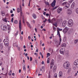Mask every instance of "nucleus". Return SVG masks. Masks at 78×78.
I'll return each instance as SVG.
<instances>
[{
  "mask_svg": "<svg viewBox=\"0 0 78 78\" xmlns=\"http://www.w3.org/2000/svg\"><path fill=\"white\" fill-rule=\"evenodd\" d=\"M56 0H54L51 4V6H52V7H54V6H55L56 5Z\"/></svg>",
  "mask_w": 78,
  "mask_h": 78,
  "instance_id": "9d476101",
  "label": "nucleus"
},
{
  "mask_svg": "<svg viewBox=\"0 0 78 78\" xmlns=\"http://www.w3.org/2000/svg\"><path fill=\"white\" fill-rule=\"evenodd\" d=\"M13 20H14V18H12V20H11V22H12H12H13Z\"/></svg>",
  "mask_w": 78,
  "mask_h": 78,
  "instance_id": "de8ad7c7",
  "label": "nucleus"
},
{
  "mask_svg": "<svg viewBox=\"0 0 78 78\" xmlns=\"http://www.w3.org/2000/svg\"><path fill=\"white\" fill-rule=\"evenodd\" d=\"M73 31V29L72 28L70 29V31Z\"/></svg>",
  "mask_w": 78,
  "mask_h": 78,
  "instance_id": "69168bd1",
  "label": "nucleus"
},
{
  "mask_svg": "<svg viewBox=\"0 0 78 78\" xmlns=\"http://www.w3.org/2000/svg\"><path fill=\"white\" fill-rule=\"evenodd\" d=\"M46 16H49V14L48 13H46Z\"/></svg>",
  "mask_w": 78,
  "mask_h": 78,
  "instance_id": "052dcab7",
  "label": "nucleus"
},
{
  "mask_svg": "<svg viewBox=\"0 0 78 78\" xmlns=\"http://www.w3.org/2000/svg\"><path fill=\"white\" fill-rule=\"evenodd\" d=\"M72 13V11L70 9H68L67 11V14L69 16L71 15Z\"/></svg>",
  "mask_w": 78,
  "mask_h": 78,
  "instance_id": "1a4fd4ad",
  "label": "nucleus"
},
{
  "mask_svg": "<svg viewBox=\"0 0 78 78\" xmlns=\"http://www.w3.org/2000/svg\"><path fill=\"white\" fill-rule=\"evenodd\" d=\"M64 52H65V49L64 48H62L60 50V53L62 55H64Z\"/></svg>",
  "mask_w": 78,
  "mask_h": 78,
  "instance_id": "423d86ee",
  "label": "nucleus"
},
{
  "mask_svg": "<svg viewBox=\"0 0 78 78\" xmlns=\"http://www.w3.org/2000/svg\"><path fill=\"white\" fill-rule=\"evenodd\" d=\"M23 22L24 24L25 23V20H23Z\"/></svg>",
  "mask_w": 78,
  "mask_h": 78,
  "instance_id": "e2e57ef3",
  "label": "nucleus"
},
{
  "mask_svg": "<svg viewBox=\"0 0 78 78\" xmlns=\"http://www.w3.org/2000/svg\"><path fill=\"white\" fill-rule=\"evenodd\" d=\"M62 47H66V44L65 43H63L61 45Z\"/></svg>",
  "mask_w": 78,
  "mask_h": 78,
  "instance_id": "4be33fe9",
  "label": "nucleus"
},
{
  "mask_svg": "<svg viewBox=\"0 0 78 78\" xmlns=\"http://www.w3.org/2000/svg\"><path fill=\"white\" fill-rule=\"evenodd\" d=\"M44 19L45 20L43 21V22H44V23H45V22H46L47 20V19H46L45 18Z\"/></svg>",
  "mask_w": 78,
  "mask_h": 78,
  "instance_id": "3c124183",
  "label": "nucleus"
},
{
  "mask_svg": "<svg viewBox=\"0 0 78 78\" xmlns=\"http://www.w3.org/2000/svg\"><path fill=\"white\" fill-rule=\"evenodd\" d=\"M69 28L67 27H66L63 30V32L64 33H66L69 31Z\"/></svg>",
  "mask_w": 78,
  "mask_h": 78,
  "instance_id": "0eeeda50",
  "label": "nucleus"
},
{
  "mask_svg": "<svg viewBox=\"0 0 78 78\" xmlns=\"http://www.w3.org/2000/svg\"><path fill=\"white\" fill-rule=\"evenodd\" d=\"M67 21L66 20L64 21L62 23V27H64L67 24Z\"/></svg>",
  "mask_w": 78,
  "mask_h": 78,
  "instance_id": "9b49d317",
  "label": "nucleus"
},
{
  "mask_svg": "<svg viewBox=\"0 0 78 78\" xmlns=\"http://www.w3.org/2000/svg\"><path fill=\"white\" fill-rule=\"evenodd\" d=\"M62 6H64L66 9L69 8L70 7V4L67 2L62 3Z\"/></svg>",
  "mask_w": 78,
  "mask_h": 78,
  "instance_id": "f257e3e1",
  "label": "nucleus"
},
{
  "mask_svg": "<svg viewBox=\"0 0 78 78\" xmlns=\"http://www.w3.org/2000/svg\"><path fill=\"white\" fill-rule=\"evenodd\" d=\"M45 3L47 5H49V3H48V2H45Z\"/></svg>",
  "mask_w": 78,
  "mask_h": 78,
  "instance_id": "09e8293b",
  "label": "nucleus"
},
{
  "mask_svg": "<svg viewBox=\"0 0 78 78\" xmlns=\"http://www.w3.org/2000/svg\"><path fill=\"white\" fill-rule=\"evenodd\" d=\"M8 18H5L3 19V21H4V22H8Z\"/></svg>",
  "mask_w": 78,
  "mask_h": 78,
  "instance_id": "5701e85b",
  "label": "nucleus"
},
{
  "mask_svg": "<svg viewBox=\"0 0 78 78\" xmlns=\"http://www.w3.org/2000/svg\"><path fill=\"white\" fill-rule=\"evenodd\" d=\"M65 54L66 56H68L69 54V51H66L65 52Z\"/></svg>",
  "mask_w": 78,
  "mask_h": 78,
  "instance_id": "aec40b11",
  "label": "nucleus"
},
{
  "mask_svg": "<svg viewBox=\"0 0 78 78\" xmlns=\"http://www.w3.org/2000/svg\"><path fill=\"white\" fill-rule=\"evenodd\" d=\"M17 12H20V9L19 8H18L17 9Z\"/></svg>",
  "mask_w": 78,
  "mask_h": 78,
  "instance_id": "c9c22d12",
  "label": "nucleus"
},
{
  "mask_svg": "<svg viewBox=\"0 0 78 78\" xmlns=\"http://www.w3.org/2000/svg\"><path fill=\"white\" fill-rule=\"evenodd\" d=\"M63 42H65L66 41H67V37H64L63 38Z\"/></svg>",
  "mask_w": 78,
  "mask_h": 78,
  "instance_id": "cd10ccee",
  "label": "nucleus"
},
{
  "mask_svg": "<svg viewBox=\"0 0 78 78\" xmlns=\"http://www.w3.org/2000/svg\"><path fill=\"white\" fill-rule=\"evenodd\" d=\"M73 0H70L69 2V3H72L73 2Z\"/></svg>",
  "mask_w": 78,
  "mask_h": 78,
  "instance_id": "37998d69",
  "label": "nucleus"
},
{
  "mask_svg": "<svg viewBox=\"0 0 78 78\" xmlns=\"http://www.w3.org/2000/svg\"><path fill=\"white\" fill-rule=\"evenodd\" d=\"M63 75V74H62V71H60L59 72V77L60 78H62V77Z\"/></svg>",
  "mask_w": 78,
  "mask_h": 78,
  "instance_id": "f8f14e48",
  "label": "nucleus"
},
{
  "mask_svg": "<svg viewBox=\"0 0 78 78\" xmlns=\"http://www.w3.org/2000/svg\"><path fill=\"white\" fill-rule=\"evenodd\" d=\"M58 6L55 7L54 8L52 9V10H53V11H54V10H55V9H56V8H58Z\"/></svg>",
  "mask_w": 78,
  "mask_h": 78,
  "instance_id": "f704fd0d",
  "label": "nucleus"
},
{
  "mask_svg": "<svg viewBox=\"0 0 78 78\" xmlns=\"http://www.w3.org/2000/svg\"><path fill=\"white\" fill-rule=\"evenodd\" d=\"M56 44L57 45V47H58V46L60 45V44H61V43L59 41H56Z\"/></svg>",
  "mask_w": 78,
  "mask_h": 78,
  "instance_id": "6ab92c4d",
  "label": "nucleus"
},
{
  "mask_svg": "<svg viewBox=\"0 0 78 78\" xmlns=\"http://www.w3.org/2000/svg\"><path fill=\"white\" fill-rule=\"evenodd\" d=\"M9 41V38H8V37H6V39L4 40V41Z\"/></svg>",
  "mask_w": 78,
  "mask_h": 78,
  "instance_id": "bb28decb",
  "label": "nucleus"
},
{
  "mask_svg": "<svg viewBox=\"0 0 78 78\" xmlns=\"http://www.w3.org/2000/svg\"><path fill=\"white\" fill-rule=\"evenodd\" d=\"M74 64L76 66H78V59L76 60L74 62Z\"/></svg>",
  "mask_w": 78,
  "mask_h": 78,
  "instance_id": "dca6fc26",
  "label": "nucleus"
},
{
  "mask_svg": "<svg viewBox=\"0 0 78 78\" xmlns=\"http://www.w3.org/2000/svg\"><path fill=\"white\" fill-rule=\"evenodd\" d=\"M20 39L21 41H22V40H23V37H22V36H21L20 37Z\"/></svg>",
  "mask_w": 78,
  "mask_h": 78,
  "instance_id": "79ce46f5",
  "label": "nucleus"
},
{
  "mask_svg": "<svg viewBox=\"0 0 78 78\" xmlns=\"http://www.w3.org/2000/svg\"><path fill=\"white\" fill-rule=\"evenodd\" d=\"M50 56V54L49 53H48L47 55V58H48L49 56Z\"/></svg>",
  "mask_w": 78,
  "mask_h": 78,
  "instance_id": "72a5a7b5",
  "label": "nucleus"
},
{
  "mask_svg": "<svg viewBox=\"0 0 78 78\" xmlns=\"http://www.w3.org/2000/svg\"><path fill=\"white\" fill-rule=\"evenodd\" d=\"M4 45L6 47H8L9 45V41H4Z\"/></svg>",
  "mask_w": 78,
  "mask_h": 78,
  "instance_id": "6e6552de",
  "label": "nucleus"
},
{
  "mask_svg": "<svg viewBox=\"0 0 78 78\" xmlns=\"http://www.w3.org/2000/svg\"><path fill=\"white\" fill-rule=\"evenodd\" d=\"M19 27L20 28V31H21V28H22V24H21L20 20Z\"/></svg>",
  "mask_w": 78,
  "mask_h": 78,
  "instance_id": "f3484780",
  "label": "nucleus"
},
{
  "mask_svg": "<svg viewBox=\"0 0 78 78\" xmlns=\"http://www.w3.org/2000/svg\"><path fill=\"white\" fill-rule=\"evenodd\" d=\"M2 16H5V14L4 13H2Z\"/></svg>",
  "mask_w": 78,
  "mask_h": 78,
  "instance_id": "0e129e2a",
  "label": "nucleus"
},
{
  "mask_svg": "<svg viewBox=\"0 0 78 78\" xmlns=\"http://www.w3.org/2000/svg\"><path fill=\"white\" fill-rule=\"evenodd\" d=\"M10 13H12H12H13V11L12 10H11L10 11Z\"/></svg>",
  "mask_w": 78,
  "mask_h": 78,
  "instance_id": "bf43d9fd",
  "label": "nucleus"
},
{
  "mask_svg": "<svg viewBox=\"0 0 78 78\" xmlns=\"http://www.w3.org/2000/svg\"><path fill=\"white\" fill-rule=\"evenodd\" d=\"M36 52H37H37H38V49H37L36 50Z\"/></svg>",
  "mask_w": 78,
  "mask_h": 78,
  "instance_id": "338daca9",
  "label": "nucleus"
},
{
  "mask_svg": "<svg viewBox=\"0 0 78 78\" xmlns=\"http://www.w3.org/2000/svg\"><path fill=\"white\" fill-rule=\"evenodd\" d=\"M27 25H28V27H30V28H31V27L30 26V23H29L27 22Z\"/></svg>",
  "mask_w": 78,
  "mask_h": 78,
  "instance_id": "473e14b6",
  "label": "nucleus"
},
{
  "mask_svg": "<svg viewBox=\"0 0 78 78\" xmlns=\"http://www.w3.org/2000/svg\"><path fill=\"white\" fill-rule=\"evenodd\" d=\"M71 70V68H69L68 70V73H69V72H70Z\"/></svg>",
  "mask_w": 78,
  "mask_h": 78,
  "instance_id": "ea45409f",
  "label": "nucleus"
},
{
  "mask_svg": "<svg viewBox=\"0 0 78 78\" xmlns=\"http://www.w3.org/2000/svg\"><path fill=\"white\" fill-rule=\"evenodd\" d=\"M13 45H14L15 46H17V44H15L14 43L13 44Z\"/></svg>",
  "mask_w": 78,
  "mask_h": 78,
  "instance_id": "6e6d98bb",
  "label": "nucleus"
},
{
  "mask_svg": "<svg viewBox=\"0 0 78 78\" xmlns=\"http://www.w3.org/2000/svg\"><path fill=\"white\" fill-rule=\"evenodd\" d=\"M56 70V66H54L53 68V72H54V73H55V72Z\"/></svg>",
  "mask_w": 78,
  "mask_h": 78,
  "instance_id": "a878e982",
  "label": "nucleus"
},
{
  "mask_svg": "<svg viewBox=\"0 0 78 78\" xmlns=\"http://www.w3.org/2000/svg\"><path fill=\"white\" fill-rule=\"evenodd\" d=\"M14 23L17 24L18 23V22L17 21V20H15L14 21Z\"/></svg>",
  "mask_w": 78,
  "mask_h": 78,
  "instance_id": "58836bf2",
  "label": "nucleus"
},
{
  "mask_svg": "<svg viewBox=\"0 0 78 78\" xmlns=\"http://www.w3.org/2000/svg\"><path fill=\"white\" fill-rule=\"evenodd\" d=\"M62 29H60L58 28L57 29V31H62Z\"/></svg>",
  "mask_w": 78,
  "mask_h": 78,
  "instance_id": "7c9ffc66",
  "label": "nucleus"
},
{
  "mask_svg": "<svg viewBox=\"0 0 78 78\" xmlns=\"http://www.w3.org/2000/svg\"><path fill=\"white\" fill-rule=\"evenodd\" d=\"M76 13L78 14V8H77L76 10Z\"/></svg>",
  "mask_w": 78,
  "mask_h": 78,
  "instance_id": "c03bdc74",
  "label": "nucleus"
},
{
  "mask_svg": "<svg viewBox=\"0 0 78 78\" xmlns=\"http://www.w3.org/2000/svg\"><path fill=\"white\" fill-rule=\"evenodd\" d=\"M8 27V33H10V31H11V28L10 27V26H9V25H7Z\"/></svg>",
  "mask_w": 78,
  "mask_h": 78,
  "instance_id": "2eb2a0df",
  "label": "nucleus"
},
{
  "mask_svg": "<svg viewBox=\"0 0 78 78\" xmlns=\"http://www.w3.org/2000/svg\"><path fill=\"white\" fill-rule=\"evenodd\" d=\"M20 14L21 16H22V10H21L20 11Z\"/></svg>",
  "mask_w": 78,
  "mask_h": 78,
  "instance_id": "a18cd8bd",
  "label": "nucleus"
},
{
  "mask_svg": "<svg viewBox=\"0 0 78 78\" xmlns=\"http://www.w3.org/2000/svg\"><path fill=\"white\" fill-rule=\"evenodd\" d=\"M54 30V31H56V27H53V28Z\"/></svg>",
  "mask_w": 78,
  "mask_h": 78,
  "instance_id": "13d9d810",
  "label": "nucleus"
},
{
  "mask_svg": "<svg viewBox=\"0 0 78 78\" xmlns=\"http://www.w3.org/2000/svg\"><path fill=\"white\" fill-rule=\"evenodd\" d=\"M47 63L48 64H49L50 63V61L49 60H48L47 61Z\"/></svg>",
  "mask_w": 78,
  "mask_h": 78,
  "instance_id": "5fc2aeb1",
  "label": "nucleus"
},
{
  "mask_svg": "<svg viewBox=\"0 0 78 78\" xmlns=\"http://www.w3.org/2000/svg\"><path fill=\"white\" fill-rule=\"evenodd\" d=\"M1 29L3 31H6L7 30V26L5 25H2L1 26Z\"/></svg>",
  "mask_w": 78,
  "mask_h": 78,
  "instance_id": "20e7f679",
  "label": "nucleus"
},
{
  "mask_svg": "<svg viewBox=\"0 0 78 78\" xmlns=\"http://www.w3.org/2000/svg\"><path fill=\"white\" fill-rule=\"evenodd\" d=\"M18 31H17V32L15 34V36H17V34H18Z\"/></svg>",
  "mask_w": 78,
  "mask_h": 78,
  "instance_id": "864d4df0",
  "label": "nucleus"
},
{
  "mask_svg": "<svg viewBox=\"0 0 78 78\" xmlns=\"http://www.w3.org/2000/svg\"><path fill=\"white\" fill-rule=\"evenodd\" d=\"M61 37H59V42L61 43V41H62V39H61Z\"/></svg>",
  "mask_w": 78,
  "mask_h": 78,
  "instance_id": "4c0bfd02",
  "label": "nucleus"
},
{
  "mask_svg": "<svg viewBox=\"0 0 78 78\" xmlns=\"http://www.w3.org/2000/svg\"><path fill=\"white\" fill-rule=\"evenodd\" d=\"M12 70H11L10 72L9 73V75H11V74H12Z\"/></svg>",
  "mask_w": 78,
  "mask_h": 78,
  "instance_id": "e433bc0d",
  "label": "nucleus"
},
{
  "mask_svg": "<svg viewBox=\"0 0 78 78\" xmlns=\"http://www.w3.org/2000/svg\"><path fill=\"white\" fill-rule=\"evenodd\" d=\"M55 23H53V25H55V27H56V22Z\"/></svg>",
  "mask_w": 78,
  "mask_h": 78,
  "instance_id": "603ef678",
  "label": "nucleus"
},
{
  "mask_svg": "<svg viewBox=\"0 0 78 78\" xmlns=\"http://www.w3.org/2000/svg\"><path fill=\"white\" fill-rule=\"evenodd\" d=\"M23 71L25 72L26 73V72H27V70H26V68H25V66H24L23 67Z\"/></svg>",
  "mask_w": 78,
  "mask_h": 78,
  "instance_id": "412c9836",
  "label": "nucleus"
},
{
  "mask_svg": "<svg viewBox=\"0 0 78 78\" xmlns=\"http://www.w3.org/2000/svg\"><path fill=\"white\" fill-rule=\"evenodd\" d=\"M32 16L34 19H36V18H37V16L35 14H33V15H32Z\"/></svg>",
  "mask_w": 78,
  "mask_h": 78,
  "instance_id": "b1692460",
  "label": "nucleus"
},
{
  "mask_svg": "<svg viewBox=\"0 0 78 78\" xmlns=\"http://www.w3.org/2000/svg\"><path fill=\"white\" fill-rule=\"evenodd\" d=\"M64 67L65 69H68L69 68V63L68 62H66L64 64Z\"/></svg>",
  "mask_w": 78,
  "mask_h": 78,
  "instance_id": "7ed1b4c3",
  "label": "nucleus"
},
{
  "mask_svg": "<svg viewBox=\"0 0 78 78\" xmlns=\"http://www.w3.org/2000/svg\"><path fill=\"white\" fill-rule=\"evenodd\" d=\"M17 49L19 51H20V48L19 47H17Z\"/></svg>",
  "mask_w": 78,
  "mask_h": 78,
  "instance_id": "a19ab883",
  "label": "nucleus"
},
{
  "mask_svg": "<svg viewBox=\"0 0 78 78\" xmlns=\"http://www.w3.org/2000/svg\"><path fill=\"white\" fill-rule=\"evenodd\" d=\"M47 20L48 22L49 23H50V22H51V20L50 19H48Z\"/></svg>",
  "mask_w": 78,
  "mask_h": 78,
  "instance_id": "49530a36",
  "label": "nucleus"
},
{
  "mask_svg": "<svg viewBox=\"0 0 78 78\" xmlns=\"http://www.w3.org/2000/svg\"><path fill=\"white\" fill-rule=\"evenodd\" d=\"M42 64H44V61H42V62H41Z\"/></svg>",
  "mask_w": 78,
  "mask_h": 78,
  "instance_id": "680f3d73",
  "label": "nucleus"
},
{
  "mask_svg": "<svg viewBox=\"0 0 78 78\" xmlns=\"http://www.w3.org/2000/svg\"><path fill=\"white\" fill-rule=\"evenodd\" d=\"M57 35H58L59 37H61V35H60V32H59V31H57Z\"/></svg>",
  "mask_w": 78,
  "mask_h": 78,
  "instance_id": "c756f323",
  "label": "nucleus"
},
{
  "mask_svg": "<svg viewBox=\"0 0 78 78\" xmlns=\"http://www.w3.org/2000/svg\"><path fill=\"white\" fill-rule=\"evenodd\" d=\"M28 39H29V40H30V39H31V37H30V36H29L28 37Z\"/></svg>",
  "mask_w": 78,
  "mask_h": 78,
  "instance_id": "4d7b16f0",
  "label": "nucleus"
},
{
  "mask_svg": "<svg viewBox=\"0 0 78 78\" xmlns=\"http://www.w3.org/2000/svg\"><path fill=\"white\" fill-rule=\"evenodd\" d=\"M57 76H58V74L57 73H55L53 78H57Z\"/></svg>",
  "mask_w": 78,
  "mask_h": 78,
  "instance_id": "393cba45",
  "label": "nucleus"
},
{
  "mask_svg": "<svg viewBox=\"0 0 78 78\" xmlns=\"http://www.w3.org/2000/svg\"><path fill=\"white\" fill-rule=\"evenodd\" d=\"M74 42L75 44H77L78 42V39L75 40L74 41Z\"/></svg>",
  "mask_w": 78,
  "mask_h": 78,
  "instance_id": "2f4dec72",
  "label": "nucleus"
},
{
  "mask_svg": "<svg viewBox=\"0 0 78 78\" xmlns=\"http://www.w3.org/2000/svg\"><path fill=\"white\" fill-rule=\"evenodd\" d=\"M32 22H33V23H35V21L34 20H33L32 21Z\"/></svg>",
  "mask_w": 78,
  "mask_h": 78,
  "instance_id": "8fccbe9b",
  "label": "nucleus"
},
{
  "mask_svg": "<svg viewBox=\"0 0 78 78\" xmlns=\"http://www.w3.org/2000/svg\"><path fill=\"white\" fill-rule=\"evenodd\" d=\"M2 48H3V44H0V49L1 50H2Z\"/></svg>",
  "mask_w": 78,
  "mask_h": 78,
  "instance_id": "c85d7f7f",
  "label": "nucleus"
},
{
  "mask_svg": "<svg viewBox=\"0 0 78 78\" xmlns=\"http://www.w3.org/2000/svg\"><path fill=\"white\" fill-rule=\"evenodd\" d=\"M74 76H77V73H76L75 74Z\"/></svg>",
  "mask_w": 78,
  "mask_h": 78,
  "instance_id": "774afa93",
  "label": "nucleus"
},
{
  "mask_svg": "<svg viewBox=\"0 0 78 78\" xmlns=\"http://www.w3.org/2000/svg\"><path fill=\"white\" fill-rule=\"evenodd\" d=\"M61 11H62V8L60 7H59L57 10V12L58 14L60 13V12H61Z\"/></svg>",
  "mask_w": 78,
  "mask_h": 78,
  "instance_id": "4468645a",
  "label": "nucleus"
},
{
  "mask_svg": "<svg viewBox=\"0 0 78 78\" xmlns=\"http://www.w3.org/2000/svg\"><path fill=\"white\" fill-rule=\"evenodd\" d=\"M54 65V60L52 59L51 60V62L50 63V69H52L53 66Z\"/></svg>",
  "mask_w": 78,
  "mask_h": 78,
  "instance_id": "39448f33",
  "label": "nucleus"
},
{
  "mask_svg": "<svg viewBox=\"0 0 78 78\" xmlns=\"http://www.w3.org/2000/svg\"><path fill=\"white\" fill-rule=\"evenodd\" d=\"M75 3L74 2H73L71 6V8L72 9H74V7H75Z\"/></svg>",
  "mask_w": 78,
  "mask_h": 78,
  "instance_id": "ddd939ff",
  "label": "nucleus"
},
{
  "mask_svg": "<svg viewBox=\"0 0 78 78\" xmlns=\"http://www.w3.org/2000/svg\"><path fill=\"white\" fill-rule=\"evenodd\" d=\"M56 23V19L54 18L51 20V23Z\"/></svg>",
  "mask_w": 78,
  "mask_h": 78,
  "instance_id": "a211bd4d",
  "label": "nucleus"
},
{
  "mask_svg": "<svg viewBox=\"0 0 78 78\" xmlns=\"http://www.w3.org/2000/svg\"><path fill=\"white\" fill-rule=\"evenodd\" d=\"M73 20L72 19L69 20L68 21V26L69 27H71L73 26Z\"/></svg>",
  "mask_w": 78,
  "mask_h": 78,
  "instance_id": "f03ea898",
  "label": "nucleus"
}]
</instances>
